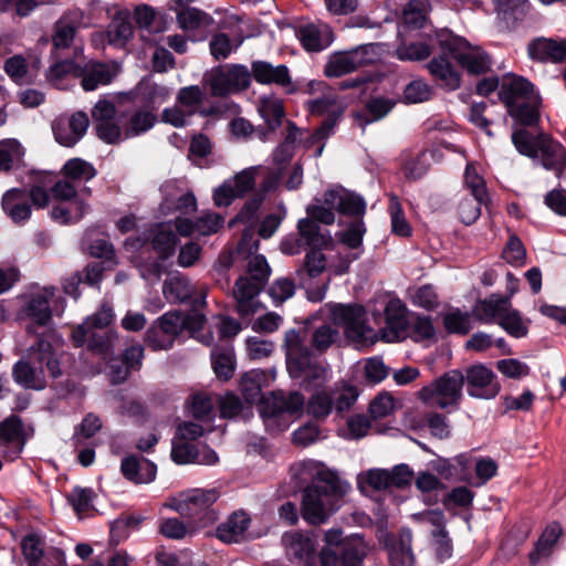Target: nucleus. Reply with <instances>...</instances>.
<instances>
[{
  "label": "nucleus",
  "instance_id": "1",
  "mask_svg": "<svg viewBox=\"0 0 566 566\" xmlns=\"http://www.w3.org/2000/svg\"><path fill=\"white\" fill-rule=\"evenodd\" d=\"M497 97L513 120L511 140L515 149L560 176L566 168V148L543 130L533 134L527 129L541 123L543 99L539 92L526 77L514 73L497 80Z\"/></svg>",
  "mask_w": 566,
  "mask_h": 566
},
{
  "label": "nucleus",
  "instance_id": "2",
  "mask_svg": "<svg viewBox=\"0 0 566 566\" xmlns=\"http://www.w3.org/2000/svg\"><path fill=\"white\" fill-rule=\"evenodd\" d=\"M297 232L304 239L310 251L305 254L303 262L295 270V280L301 289H304L311 302L324 300L328 290L331 279L327 277L321 284H315L327 266V259L323 250H333L335 242L328 230H323L319 224L310 219H301L297 222Z\"/></svg>",
  "mask_w": 566,
  "mask_h": 566
},
{
  "label": "nucleus",
  "instance_id": "3",
  "mask_svg": "<svg viewBox=\"0 0 566 566\" xmlns=\"http://www.w3.org/2000/svg\"><path fill=\"white\" fill-rule=\"evenodd\" d=\"M27 332L36 335L35 343L29 348L32 361H17L12 367V378L24 389L42 390L46 386L43 365L53 378L62 375L57 358L62 340L54 331L36 334L33 324L27 327Z\"/></svg>",
  "mask_w": 566,
  "mask_h": 566
},
{
  "label": "nucleus",
  "instance_id": "4",
  "mask_svg": "<svg viewBox=\"0 0 566 566\" xmlns=\"http://www.w3.org/2000/svg\"><path fill=\"white\" fill-rule=\"evenodd\" d=\"M348 489L339 478L319 470L310 485L302 492L301 515L311 525H321L339 507V502Z\"/></svg>",
  "mask_w": 566,
  "mask_h": 566
},
{
  "label": "nucleus",
  "instance_id": "5",
  "mask_svg": "<svg viewBox=\"0 0 566 566\" xmlns=\"http://www.w3.org/2000/svg\"><path fill=\"white\" fill-rule=\"evenodd\" d=\"M264 378L263 371L251 370L242 376L240 387L247 401L260 400V413L265 421L280 418L285 413L295 415L303 410L305 398L298 391L272 392L269 397L260 398L261 381Z\"/></svg>",
  "mask_w": 566,
  "mask_h": 566
},
{
  "label": "nucleus",
  "instance_id": "6",
  "mask_svg": "<svg viewBox=\"0 0 566 566\" xmlns=\"http://www.w3.org/2000/svg\"><path fill=\"white\" fill-rule=\"evenodd\" d=\"M271 274V268L266 259L261 254L249 256L247 274L241 275L233 290L238 313L242 316L253 312L252 300L266 285Z\"/></svg>",
  "mask_w": 566,
  "mask_h": 566
},
{
  "label": "nucleus",
  "instance_id": "7",
  "mask_svg": "<svg viewBox=\"0 0 566 566\" xmlns=\"http://www.w3.org/2000/svg\"><path fill=\"white\" fill-rule=\"evenodd\" d=\"M437 42L439 43V50L449 52L470 74H483L491 66L490 56L480 49L472 48L465 39L453 34L449 30L439 31Z\"/></svg>",
  "mask_w": 566,
  "mask_h": 566
},
{
  "label": "nucleus",
  "instance_id": "8",
  "mask_svg": "<svg viewBox=\"0 0 566 566\" xmlns=\"http://www.w3.org/2000/svg\"><path fill=\"white\" fill-rule=\"evenodd\" d=\"M218 497L219 492L216 489H196L182 494L176 501L174 509L180 515L188 517L193 527H205L217 520V513L211 506Z\"/></svg>",
  "mask_w": 566,
  "mask_h": 566
},
{
  "label": "nucleus",
  "instance_id": "9",
  "mask_svg": "<svg viewBox=\"0 0 566 566\" xmlns=\"http://www.w3.org/2000/svg\"><path fill=\"white\" fill-rule=\"evenodd\" d=\"M203 83L213 97H226L247 90L251 83V73L245 65L224 64L213 67L205 74Z\"/></svg>",
  "mask_w": 566,
  "mask_h": 566
},
{
  "label": "nucleus",
  "instance_id": "10",
  "mask_svg": "<svg viewBox=\"0 0 566 566\" xmlns=\"http://www.w3.org/2000/svg\"><path fill=\"white\" fill-rule=\"evenodd\" d=\"M333 322L343 327L346 337L357 344H374L378 335L367 324L364 306L357 304H336L332 308Z\"/></svg>",
  "mask_w": 566,
  "mask_h": 566
},
{
  "label": "nucleus",
  "instance_id": "11",
  "mask_svg": "<svg viewBox=\"0 0 566 566\" xmlns=\"http://www.w3.org/2000/svg\"><path fill=\"white\" fill-rule=\"evenodd\" d=\"M464 376L459 370H450L428 386L422 387L418 397L426 405L446 409L458 406L462 398Z\"/></svg>",
  "mask_w": 566,
  "mask_h": 566
},
{
  "label": "nucleus",
  "instance_id": "12",
  "mask_svg": "<svg viewBox=\"0 0 566 566\" xmlns=\"http://www.w3.org/2000/svg\"><path fill=\"white\" fill-rule=\"evenodd\" d=\"M284 347L286 365L290 375L294 378L306 376L307 378L319 379L325 369L317 363L312 361V354L304 339L296 329H290L285 334Z\"/></svg>",
  "mask_w": 566,
  "mask_h": 566
},
{
  "label": "nucleus",
  "instance_id": "13",
  "mask_svg": "<svg viewBox=\"0 0 566 566\" xmlns=\"http://www.w3.org/2000/svg\"><path fill=\"white\" fill-rule=\"evenodd\" d=\"M376 46L374 43H368L349 51L334 53L325 65V75L327 77H340L360 66L375 63L377 60Z\"/></svg>",
  "mask_w": 566,
  "mask_h": 566
},
{
  "label": "nucleus",
  "instance_id": "14",
  "mask_svg": "<svg viewBox=\"0 0 566 566\" xmlns=\"http://www.w3.org/2000/svg\"><path fill=\"white\" fill-rule=\"evenodd\" d=\"M282 544L287 559L296 566H319L317 541L313 534L301 531L286 532Z\"/></svg>",
  "mask_w": 566,
  "mask_h": 566
},
{
  "label": "nucleus",
  "instance_id": "15",
  "mask_svg": "<svg viewBox=\"0 0 566 566\" xmlns=\"http://www.w3.org/2000/svg\"><path fill=\"white\" fill-rule=\"evenodd\" d=\"M367 556V545L357 534L345 537L338 549L322 548L319 566H363Z\"/></svg>",
  "mask_w": 566,
  "mask_h": 566
},
{
  "label": "nucleus",
  "instance_id": "16",
  "mask_svg": "<svg viewBox=\"0 0 566 566\" xmlns=\"http://www.w3.org/2000/svg\"><path fill=\"white\" fill-rule=\"evenodd\" d=\"M259 168L249 167L226 180L213 191V201L218 207H228L235 198H242L253 190Z\"/></svg>",
  "mask_w": 566,
  "mask_h": 566
},
{
  "label": "nucleus",
  "instance_id": "17",
  "mask_svg": "<svg viewBox=\"0 0 566 566\" xmlns=\"http://www.w3.org/2000/svg\"><path fill=\"white\" fill-rule=\"evenodd\" d=\"M385 326L379 329L380 339L385 342H400L407 338L409 321L407 306L399 298H391L384 308Z\"/></svg>",
  "mask_w": 566,
  "mask_h": 566
},
{
  "label": "nucleus",
  "instance_id": "18",
  "mask_svg": "<svg viewBox=\"0 0 566 566\" xmlns=\"http://www.w3.org/2000/svg\"><path fill=\"white\" fill-rule=\"evenodd\" d=\"M90 126V118L84 112H75L66 123L57 122L52 129L55 140L65 147H73L86 134Z\"/></svg>",
  "mask_w": 566,
  "mask_h": 566
},
{
  "label": "nucleus",
  "instance_id": "19",
  "mask_svg": "<svg viewBox=\"0 0 566 566\" xmlns=\"http://www.w3.org/2000/svg\"><path fill=\"white\" fill-rule=\"evenodd\" d=\"M250 73L260 84H276L285 88L287 93H294L296 91L290 71L284 64L274 66L266 61H254L251 64Z\"/></svg>",
  "mask_w": 566,
  "mask_h": 566
},
{
  "label": "nucleus",
  "instance_id": "20",
  "mask_svg": "<svg viewBox=\"0 0 566 566\" xmlns=\"http://www.w3.org/2000/svg\"><path fill=\"white\" fill-rule=\"evenodd\" d=\"M117 74L118 69L115 65L102 62H88L75 71V76L81 78V85L86 92L111 84Z\"/></svg>",
  "mask_w": 566,
  "mask_h": 566
},
{
  "label": "nucleus",
  "instance_id": "21",
  "mask_svg": "<svg viewBox=\"0 0 566 566\" xmlns=\"http://www.w3.org/2000/svg\"><path fill=\"white\" fill-rule=\"evenodd\" d=\"M497 325L514 338L526 337L530 319L512 307L507 297H497Z\"/></svg>",
  "mask_w": 566,
  "mask_h": 566
},
{
  "label": "nucleus",
  "instance_id": "22",
  "mask_svg": "<svg viewBox=\"0 0 566 566\" xmlns=\"http://www.w3.org/2000/svg\"><path fill=\"white\" fill-rule=\"evenodd\" d=\"M4 213L15 224H23L32 214V207L25 188H12L7 190L1 199Z\"/></svg>",
  "mask_w": 566,
  "mask_h": 566
},
{
  "label": "nucleus",
  "instance_id": "23",
  "mask_svg": "<svg viewBox=\"0 0 566 566\" xmlns=\"http://www.w3.org/2000/svg\"><path fill=\"white\" fill-rule=\"evenodd\" d=\"M324 203L335 208L342 214L357 217L358 219H361L366 211L364 198L344 189L327 190L324 193Z\"/></svg>",
  "mask_w": 566,
  "mask_h": 566
},
{
  "label": "nucleus",
  "instance_id": "24",
  "mask_svg": "<svg viewBox=\"0 0 566 566\" xmlns=\"http://www.w3.org/2000/svg\"><path fill=\"white\" fill-rule=\"evenodd\" d=\"M250 525V515L243 510L235 511L217 527V537L227 544L244 542L249 538Z\"/></svg>",
  "mask_w": 566,
  "mask_h": 566
},
{
  "label": "nucleus",
  "instance_id": "25",
  "mask_svg": "<svg viewBox=\"0 0 566 566\" xmlns=\"http://www.w3.org/2000/svg\"><path fill=\"white\" fill-rule=\"evenodd\" d=\"M297 36L303 48L308 52L323 51L334 40L333 30L325 23L303 25L298 29Z\"/></svg>",
  "mask_w": 566,
  "mask_h": 566
},
{
  "label": "nucleus",
  "instance_id": "26",
  "mask_svg": "<svg viewBox=\"0 0 566 566\" xmlns=\"http://www.w3.org/2000/svg\"><path fill=\"white\" fill-rule=\"evenodd\" d=\"M527 51L533 60L553 63L564 62L566 61V39L539 38L528 44Z\"/></svg>",
  "mask_w": 566,
  "mask_h": 566
},
{
  "label": "nucleus",
  "instance_id": "27",
  "mask_svg": "<svg viewBox=\"0 0 566 566\" xmlns=\"http://www.w3.org/2000/svg\"><path fill=\"white\" fill-rule=\"evenodd\" d=\"M114 314L111 307L102 306L97 312L87 316L84 322L72 331V340L76 347L85 345L87 333L96 332L97 329H107V326L113 322Z\"/></svg>",
  "mask_w": 566,
  "mask_h": 566
},
{
  "label": "nucleus",
  "instance_id": "28",
  "mask_svg": "<svg viewBox=\"0 0 566 566\" xmlns=\"http://www.w3.org/2000/svg\"><path fill=\"white\" fill-rule=\"evenodd\" d=\"M120 471L127 480L136 484L150 483L156 478L157 467L143 457L129 455L122 460Z\"/></svg>",
  "mask_w": 566,
  "mask_h": 566
},
{
  "label": "nucleus",
  "instance_id": "29",
  "mask_svg": "<svg viewBox=\"0 0 566 566\" xmlns=\"http://www.w3.org/2000/svg\"><path fill=\"white\" fill-rule=\"evenodd\" d=\"M178 234L169 223H159L153 230L150 244L161 261H167L176 253Z\"/></svg>",
  "mask_w": 566,
  "mask_h": 566
},
{
  "label": "nucleus",
  "instance_id": "30",
  "mask_svg": "<svg viewBox=\"0 0 566 566\" xmlns=\"http://www.w3.org/2000/svg\"><path fill=\"white\" fill-rule=\"evenodd\" d=\"M438 33L424 40L401 42L395 50V56L400 61H423L428 59L436 49H439L437 42Z\"/></svg>",
  "mask_w": 566,
  "mask_h": 566
},
{
  "label": "nucleus",
  "instance_id": "31",
  "mask_svg": "<svg viewBox=\"0 0 566 566\" xmlns=\"http://www.w3.org/2000/svg\"><path fill=\"white\" fill-rule=\"evenodd\" d=\"M433 57L427 65L430 74L441 86L454 91L460 86V75L448 60L449 52H443Z\"/></svg>",
  "mask_w": 566,
  "mask_h": 566
},
{
  "label": "nucleus",
  "instance_id": "32",
  "mask_svg": "<svg viewBox=\"0 0 566 566\" xmlns=\"http://www.w3.org/2000/svg\"><path fill=\"white\" fill-rule=\"evenodd\" d=\"M493 377V371L482 364L469 367L464 376L469 395L478 398H489Z\"/></svg>",
  "mask_w": 566,
  "mask_h": 566
},
{
  "label": "nucleus",
  "instance_id": "33",
  "mask_svg": "<svg viewBox=\"0 0 566 566\" xmlns=\"http://www.w3.org/2000/svg\"><path fill=\"white\" fill-rule=\"evenodd\" d=\"M0 437L2 446H13V455L21 453L24 446V426L19 416L11 415L0 422Z\"/></svg>",
  "mask_w": 566,
  "mask_h": 566
},
{
  "label": "nucleus",
  "instance_id": "34",
  "mask_svg": "<svg viewBox=\"0 0 566 566\" xmlns=\"http://www.w3.org/2000/svg\"><path fill=\"white\" fill-rule=\"evenodd\" d=\"M412 535L410 531H401L396 541L388 545L390 566H413L415 555L411 548Z\"/></svg>",
  "mask_w": 566,
  "mask_h": 566
},
{
  "label": "nucleus",
  "instance_id": "35",
  "mask_svg": "<svg viewBox=\"0 0 566 566\" xmlns=\"http://www.w3.org/2000/svg\"><path fill=\"white\" fill-rule=\"evenodd\" d=\"M117 338V333L112 329H97L96 332L87 333L85 345L90 352L99 356L103 360H112Z\"/></svg>",
  "mask_w": 566,
  "mask_h": 566
},
{
  "label": "nucleus",
  "instance_id": "36",
  "mask_svg": "<svg viewBox=\"0 0 566 566\" xmlns=\"http://www.w3.org/2000/svg\"><path fill=\"white\" fill-rule=\"evenodd\" d=\"M175 11L179 28L186 32L206 30L213 22L211 15L193 7L175 8Z\"/></svg>",
  "mask_w": 566,
  "mask_h": 566
},
{
  "label": "nucleus",
  "instance_id": "37",
  "mask_svg": "<svg viewBox=\"0 0 566 566\" xmlns=\"http://www.w3.org/2000/svg\"><path fill=\"white\" fill-rule=\"evenodd\" d=\"M562 533L558 523L554 522L547 525L536 542L534 551L530 554V563L536 565L541 559L549 557Z\"/></svg>",
  "mask_w": 566,
  "mask_h": 566
},
{
  "label": "nucleus",
  "instance_id": "38",
  "mask_svg": "<svg viewBox=\"0 0 566 566\" xmlns=\"http://www.w3.org/2000/svg\"><path fill=\"white\" fill-rule=\"evenodd\" d=\"M78 24L77 19L73 14L61 17L54 24L53 48L55 50L70 48L74 41Z\"/></svg>",
  "mask_w": 566,
  "mask_h": 566
},
{
  "label": "nucleus",
  "instance_id": "39",
  "mask_svg": "<svg viewBox=\"0 0 566 566\" xmlns=\"http://www.w3.org/2000/svg\"><path fill=\"white\" fill-rule=\"evenodd\" d=\"M62 174L65 178L83 187L96 176V169L93 165L81 158H73L65 163Z\"/></svg>",
  "mask_w": 566,
  "mask_h": 566
},
{
  "label": "nucleus",
  "instance_id": "40",
  "mask_svg": "<svg viewBox=\"0 0 566 566\" xmlns=\"http://www.w3.org/2000/svg\"><path fill=\"white\" fill-rule=\"evenodd\" d=\"M213 370L219 379L228 380L234 373V353L231 346L214 347L211 352Z\"/></svg>",
  "mask_w": 566,
  "mask_h": 566
},
{
  "label": "nucleus",
  "instance_id": "41",
  "mask_svg": "<svg viewBox=\"0 0 566 566\" xmlns=\"http://www.w3.org/2000/svg\"><path fill=\"white\" fill-rule=\"evenodd\" d=\"M163 292L170 302H188L191 298L193 287L186 276H172L164 283Z\"/></svg>",
  "mask_w": 566,
  "mask_h": 566
},
{
  "label": "nucleus",
  "instance_id": "42",
  "mask_svg": "<svg viewBox=\"0 0 566 566\" xmlns=\"http://www.w3.org/2000/svg\"><path fill=\"white\" fill-rule=\"evenodd\" d=\"M27 316L38 326H48L52 321L49 296L35 295L25 307Z\"/></svg>",
  "mask_w": 566,
  "mask_h": 566
},
{
  "label": "nucleus",
  "instance_id": "43",
  "mask_svg": "<svg viewBox=\"0 0 566 566\" xmlns=\"http://www.w3.org/2000/svg\"><path fill=\"white\" fill-rule=\"evenodd\" d=\"M205 97L206 93L203 88H201L199 85H189L181 87L178 91L176 102L192 117L193 115L198 114Z\"/></svg>",
  "mask_w": 566,
  "mask_h": 566
},
{
  "label": "nucleus",
  "instance_id": "44",
  "mask_svg": "<svg viewBox=\"0 0 566 566\" xmlns=\"http://www.w3.org/2000/svg\"><path fill=\"white\" fill-rule=\"evenodd\" d=\"M308 109L313 115L326 116L324 120L333 119V129L335 128L337 120L344 112V108L337 102V99L331 96H324L311 101L308 103Z\"/></svg>",
  "mask_w": 566,
  "mask_h": 566
},
{
  "label": "nucleus",
  "instance_id": "45",
  "mask_svg": "<svg viewBox=\"0 0 566 566\" xmlns=\"http://www.w3.org/2000/svg\"><path fill=\"white\" fill-rule=\"evenodd\" d=\"M51 193L54 199L69 201L78 197H91L92 190L87 186H78L63 176L62 179L54 182L51 187Z\"/></svg>",
  "mask_w": 566,
  "mask_h": 566
},
{
  "label": "nucleus",
  "instance_id": "46",
  "mask_svg": "<svg viewBox=\"0 0 566 566\" xmlns=\"http://www.w3.org/2000/svg\"><path fill=\"white\" fill-rule=\"evenodd\" d=\"M530 533L526 523L514 524L505 534L501 549L504 557L510 558L517 554L520 546L525 542Z\"/></svg>",
  "mask_w": 566,
  "mask_h": 566
},
{
  "label": "nucleus",
  "instance_id": "47",
  "mask_svg": "<svg viewBox=\"0 0 566 566\" xmlns=\"http://www.w3.org/2000/svg\"><path fill=\"white\" fill-rule=\"evenodd\" d=\"M259 112L268 125L270 132H274L281 126L285 115L281 99L266 97L261 99Z\"/></svg>",
  "mask_w": 566,
  "mask_h": 566
},
{
  "label": "nucleus",
  "instance_id": "48",
  "mask_svg": "<svg viewBox=\"0 0 566 566\" xmlns=\"http://www.w3.org/2000/svg\"><path fill=\"white\" fill-rule=\"evenodd\" d=\"M157 120V116L147 109H139L135 112L130 118L129 122L124 130V137L125 138H132L139 136L155 125Z\"/></svg>",
  "mask_w": 566,
  "mask_h": 566
},
{
  "label": "nucleus",
  "instance_id": "49",
  "mask_svg": "<svg viewBox=\"0 0 566 566\" xmlns=\"http://www.w3.org/2000/svg\"><path fill=\"white\" fill-rule=\"evenodd\" d=\"M334 409L331 390L315 392L307 402V412L316 420L326 419Z\"/></svg>",
  "mask_w": 566,
  "mask_h": 566
},
{
  "label": "nucleus",
  "instance_id": "50",
  "mask_svg": "<svg viewBox=\"0 0 566 566\" xmlns=\"http://www.w3.org/2000/svg\"><path fill=\"white\" fill-rule=\"evenodd\" d=\"M502 259L513 266H523L526 261V250L523 242L515 233L510 231L502 250Z\"/></svg>",
  "mask_w": 566,
  "mask_h": 566
},
{
  "label": "nucleus",
  "instance_id": "51",
  "mask_svg": "<svg viewBox=\"0 0 566 566\" xmlns=\"http://www.w3.org/2000/svg\"><path fill=\"white\" fill-rule=\"evenodd\" d=\"M471 317L469 312H462L459 308H452L443 316V326L451 334H468L471 328Z\"/></svg>",
  "mask_w": 566,
  "mask_h": 566
},
{
  "label": "nucleus",
  "instance_id": "52",
  "mask_svg": "<svg viewBox=\"0 0 566 566\" xmlns=\"http://www.w3.org/2000/svg\"><path fill=\"white\" fill-rule=\"evenodd\" d=\"M329 390L333 396L334 410L337 415L349 410L358 398V390L352 385L336 386Z\"/></svg>",
  "mask_w": 566,
  "mask_h": 566
},
{
  "label": "nucleus",
  "instance_id": "53",
  "mask_svg": "<svg viewBox=\"0 0 566 566\" xmlns=\"http://www.w3.org/2000/svg\"><path fill=\"white\" fill-rule=\"evenodd\" d=\"M432 96L431 86L423 80H413L406 85L402 92V102L405 104H418L427 102Z\"/></svg>",
  "mask_w": 566,
  "mask_h": 566
},
{
  "label": "nucleus",
  "instance_id": "54",
  "mask_svg": "<svg viewBox=\"0 0 566 566\" xmlns=\"http://www.w3.org/2000/svg\"><path fill=\"white\" fill-rule=\"evenodd\" d=\"M22 554L28 566H39L44 555V544L36 534H29L21 542Z\"/></svg>",
  "mask_w": 566,
  "mask_h": 566
},
{
  "label": "nucleus",
  "instance_id": "55",
  "mask_svg": "<svg viewBox=\"0 0 566 566\" xmlns=\"http://www.w3.org/2000/svg\"><path fill=\"white\" fill-rule=\"evenodd\" d=\"M134 33L133 25L127 18L116 17L108 27L107 36L111 44L124 45Z\"/></svg>",
  "mask_w": 566,
  "mask_h": 566
},
{
  "label": "nucleus",
  "instance_id": "56",
  "mask_svg": "<svg viewBox=\"0 0 566 566\" xmlns=\"http://www.w3.org/2000/svg\"><path fill=\"white\" fill-rule=\"evenodd\" d=\"M389 212L391 218V230L399 237H409L411 228L405 218L402 207L397 196H390Z\"/></svg>",
  "mask_w": 566,
  "mask_h": 566
},
{
  "label": "nucleus",
  "instance_id": "57",
  "mask_svg": "<svg viewBox=\"0 0 566 566\" xmlns=\"http://www.w3.org/2000/svg\"><path fill=\"white\" fill-rule=\"evenodd\" d=\"M428 2L426 0H410L403 8V21L413 29H419L426 21Z\"/></svg>",
  "mask_w": 566,
  "mask_h": 566
},
{
  "label": "nucleus",
  "instance_id": "58",
  "mask_svg": "<svg viewBox=\"0 0 566 566\" xmlns=\"http://www.w3.org/2000/svg\"><path fill=\"white\" fill-rule=\"evenodd\" d=\"M365 233L366 227L363 219H356L345 231L338 233V240L347 248L356 250L361 247Z\"/></svg>",
  "mask_w": 566,
  "mask_h": 566
},
{
  "label": "nucleus",
  "instance_id": "59",
  "mask_svg": "<svg viewBox=\"0 0 566 566\" xmlns=\"http://www.w3.org/2000/svg\"><path fill=\"white\" fill-rule=\"evenodd\" d=\"M298 286L297 281L289 277H281L274 281L269 289V295L275 305H281L286 300L291 298L295 293V286Z\"/></svg>",
  "mask_w": 566,
  "mask_h": 566
},
{
  "label": "nucleus",
  "instance_id": "60",
  "mask_svg": "<svg viewBox=\"0 0 566 566\" xmlns=\"http://www.w3.org/2000/svg\"><path fill=\"white\" fill-rule=\"evenodd\" d=\"M489 199L478 200L475 197H465L463 198L458 206V213L460 220L470 226L479 218L481 214V206L488 205Z\"/></svg>",
  "mask_w": 566,
  "mask_h": 566
},
{
  "label": "nucleus",
  "instance_id": "61",
  "mask_svg": "<svg viewBox=\"0 0 566 566\" xmlns=\"http://www.w3.org/2000/svg\"><path fill=\"white\" fill-rule=\"evenodd\" d=\"M199 458V451L196 446L188 441L172 440L171 459L177 464L196 463Z\"/></svg>",
  "mask_w": 566,
  "mask_h": 566
},
{
  "label": "nucleus",
  "instance_id": "62",
  "mask_svg": "<svg viewBox=\"0 0 566 566\" xmlns=\"http://www.w3.org/2000/svg\"><path fill=\"white\" fill-rule=\"evenodd\" d=\"M145 342L154 350H166L172 346L175 339L166 334L160 325L153 322L146 332Z\"/></svg>",
  "mask_w": 566,
  "mask_h": 566
},
{
  "label": "nucleus",
  "instance_id": "63",
  "mask_svg": "<svg viewBox=\"0 0 566 566\" xmlns=\"http://www.w3.org/2000/svg\"><path fill=\"white\" fill-rule=\"evenodd\" d=\"M411 302L413 305L427 311H432L440 304L439 296L431 284L417 287L411 295Z\"/></svg>",
  "mask_w": 566,
  "mask_h": 566
},
{
  "label": "nucleus",
  "instance_id": "64",
  "mask_svg": "<svg viewBox=\"0 0 566 566\" xmlns=\"http://www.w3.org/2000/svg\"><path fill=\"white\" fill-rule=\"evenodd\" d=\"M530 370L527 364L515 358L497 360V371L509 379L520 380L528 376Z\"/></svg>",
  "mask_w": 566,
  "mask_h": 566
}]
</instances>
